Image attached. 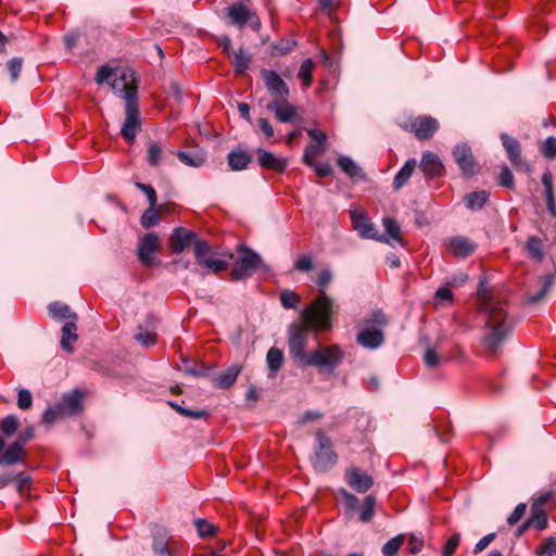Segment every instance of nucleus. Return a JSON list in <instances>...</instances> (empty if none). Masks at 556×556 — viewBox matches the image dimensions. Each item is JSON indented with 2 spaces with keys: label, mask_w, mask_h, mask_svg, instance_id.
I'll return each instance as SVG.
<instances>
[{
  "label": "nucleus",
  "mask_w": 556,
  "mask_h": 556,
  "mask_svg": "<svg viewBox=\"0 0 556 556\" xmlns=\"http://www.w3.org/2000/svg\"><path fill=\"white\" fill-rule=\"evenodd\" d=\"M334 301L324 292L301 312L304 324L293 323L288 330V349L290 356L300 366H307L309 353H306L311 329L325 330L331 327Z\"/></svg>",
  "instance_id": "1"
},
{
  "label": "nucleus",
  "mask_w": 556,
  "mask_h": 556,
  "mask_svg": "<svg viewBox=\"0 0 556 556\" xmlns=\"http://www.w3.org/2000/svg\"><path fill=\"white\" fill-rule=\"evenodd\" d=\"M479 311L489 329L483 339L484 346L495 353L513 329L505 309V302L493 296L481 282L478 288Z\"/></svg>",
  "instance_id": "2"
},
{
  "label": "nucleus",
  "mask_w": 556,
  "mask_h": 556,
  "mask_svg": "<svg viewBox=\"0 0 556 556\" xmlns=\"http://www.w3.org/2000/svg\"><path fill=\"white\" fill-rule=\"evenodd\" d=\"M112 89L125 100V121L122 125L121 135L127 142L131 143L141 127L137 85L135 80L127 83L126 76L123 75L119 79L113 80Z\"/></svg>",
  "instance_id": "3"
},
{
  "label": "nucleus",
  "mask_w": 556,
  "mask_h": 556,
  "mask_svg": "<svg viewBox=\"0 0 556 556\" xmlns=\"http://www.w3.org/2000/svg\"><path fill=\"white\" fill-rule=\"evenodd\" d=\"M237 252L240 254L232 266L230 277L235 281H244L252 277L256 271L267 274L270 267L262 256L247 245H239Z\"/></svg>",
  "instance_id": "4"
},
{
  "label": "nucleus",
  "mask_w": 556,
  "mask_h": 556,
  "mask_svg": "<svg viewBox=\"0 0 556 556\" xmlns=\"http://www.w3.org/2000/svg\"><path fill=\"white\" fill-rule=\"evenodd\" d=\"M343 352L338 344L325 345L309 353L307 366L333 371L343 361Z\"/></svg>",
  "instance_id": "5"
},
{
  "label": "nucleus",
  "mask_w": 556,
  "mask_h": 556,
  "mask_svg": "<svg viewBox=\"0 0 556 556\" xmlns=\"http://www.w3.org/2000/svg\"><path fill=\"white\" fill-rule=\"evenodd\" d=\"M316 441L317 447L311 460L317 471L324 472L336 465L338 456L332 450L329 438L321 430L316 432Z\"/></svg>",
  "instance_id": "6"
},
{
  "label": "nucleus",
  "mask_w": 556,
  "mask_h": 556,
  "mask_svg": "<svg viewBox=\"0 0 556 556\" xmlns=\"http://www.w3.org/2000/svg\"><path fill=\"white\" fill-rule=\"evenodd\" d=\"M226 17L228 24L239 28H243L245 24H249L256 31L261 28V21L257 14L241 2H236L228 7L226 9Z\"/></svg>",
  "instance_id": "7"
},
{
  "label": "nucleus",
  "mask_w": 556,
  "mask_h": 556,
  "mask_svg": "<svg viewBox=\"0 0 556 556\" xmlns=\"http://www.w3.org/2000/svg\"><path fill=\"white\" fill-rule=\"evenodd\" d=\"M452 154L464 176L471 177L479 173L480 166L476 162L471 148L467 143L456 144Z\"/></svg>",
  "instance_id": "8"
},
{
  "label": "nucleus",
  "mask_w": 556,
  "mask_h": 556,
  "mask_svg": "<svg viewBox=\"0 0 556 556\" xmlns=\"http://www.w3.org/2000/svg\"><path fill=\"white\" fill-rule=\"evenodd\" d=\"M307 135L312 141L305 147L303 161L308 166H313L315 165V159L327 150L328 136L317 128L307 129Z\"/></svg>",
  "instance_id": "9"
},
{
  "label": "nucleus",
  "mask_w": 556,
  "mask_h": 556,
  "mask_svg": "<svg viewBox=\"0 0 556 556\" xmlns=\"http://www.w3.org/2000/svg\"><path fill=\"white\" fill-rule=\"evenodd\" d=\"M351 222L354 230L357 231L358 236L363 239H372L380 242L390 243L386 236H380L375 228V225L370 222L367 215L363 211H351Z\"/></svg>",
  "instance_id": "10"
},
{
  "label": "nucleus",
  "mask_w": 556,
  "mask_h": 556,
  "mask_svg": "<svg viewBox=\"0 0 556 556\" xmlns=\"http://www.w3.org/2000/svg\"><path fill=\"white\" fill-rule=\"evenodd\" d=\"M261 75L273 100L289 98V87L275 71L263 70Z\"/></svg>",
  "instance_id": "11"
},
{
  "label": "nucleus",
  "mask_w": 556,
  "mask_h": 556,
  "mask_svg": "<svg viewBox=\"0 0 556 556\" xmlns=\"http://www.w3.org/2000/svg\"><path fill=\"white\" fill-rule=\"evenodd\" d=\"M501 140L511 165L527 173L530 172L531 166L521 159V146L518 140L507 134H502Z\"/></svg>",
  "instance_id": "12"
},
{
  "label": "nucleus",
  "mask_w": 556,
  "mask_h": 556,
  "mask_svg": "<svg viewBox=\"0 0 556 556\" xmlns=\"http://www.w3.org/2000/svg\"><path fill=\"white\" fill-rule=\"evenodd\" d=\"M419 168L424 175L430 179L441 177L445 170L440 157L431 151H425L422 153Z\"/></svg>",
  "instance_id": "13"
},
{
  "label": "nucleus",
  "mask_w": 556,
  "mask_h": 556,
  "mask_svg": "<svg viewBox=\"0 0 556 556\" xmlns=\"http://www.w3.org/2000/svg\"><path fill=\"white\" fill-rule=\"evenodd\" d=\"M197 232L184 227H177L169 237V248L174 253H181L190 245H193Z\"/></svg>",
  "instance_id": "14"
},
{
  "label": "nucleus",
  "mask_w": 556,
  "mask_h": 556,
  "mask_svg": "<svg viewBox=\"0 0 556 556\" xmlns=\"http://www.w3.org/2000/svg\"><path fill=\"white\" fill-rule=\"evenodd\" d=\"M266 110L274 113L280 123H290L296 116V106L288 102V98L271 100Z\"/></svg>",
  "instance_id": "15"
},
{
  "label": "nucleus",
  "mask_w": 556,
  "mask_h": 556,
  "mask_svg": "<svg viewBox=\"0 0 556 556\" xmlns=\"http://www.w3.org/2000/svg\"><path fill=\"white\" fill-rule=\"evenodd\" d=\"M159 237L154 233L144 235L138 245V257L144 266H151L154 261Z\"/></svg>",
  "instance_id": "16"
},
{
  "label": "nucleus",
  "mask_w": 556,
  "mask_h": 556,
  "mask_svg": "<svg viewBox=\"0 0 556 556\" xmlns=\"http://www.w3.org/2000/svg\"><path fill=\"white\" fill-rule=\"evenodd\" d=\"M410 128L418 139L430 138L438 129L439 123L431 116H418L410 122Z\"/></svg>",
  "instance_id": "17"
},
{
  "label": "nucleus",
  "mask_w": 556,
  "mask_h": 556,
  "mask_svg": "<svg viewBox=\"0 0 556 556\" xmlns=\"http://www.w3.org/2000/svg\"><path fill=\"white\" fill-rule=\"evenodd\" d=\"M258 165L265 169H271L278 173L286 170L288 162L283 157H279L274 153L258 148L256 150Z\"/></svg>",
  "instance_id": "18"
},
{
  "label": "nucleus",
  "mask_w": 556,
  "mask_h": 556,
  "mask_svg": "<svg viewBox=\"0 0 556 556\" xmlns=\"http://www.w3.org/2000/svg\"><path fill=\"white\" fill-rule=\"evenodd\" d=\"M446 248L457 257H467L475 252L477 245L464 236H455L448 239Z\"/></svg>",
  "instance_id": "19"
},
{
  "label": "nucleus",
  "mask_w": 556,
  "mask_h": 556,
  "mask_svg": "<svg viewBox=\"0 0 556 556\" xmlns=\"http://www.w3.org/2000/svg\"><path fill=\"white\" fill-rule=\"evenodd\" d=\"M384 334L382 330L376 328H366L356 336V342L365 349L376 350L382 345Z\"/></svg>",
  "instance_id": "20"
},
{
  "label": "nucleus",
  "mask_w": 556,
  "mask_h": 556,
  "mask_svg": "<svg viewBox=\"0 0 556 556\" xmlns=\"http://www.w3.org/2000/svg\"><path fill=\"white\" fill-rule=\"evenodd\" d=\"M346 481L351 488L359 493L367 492L374 483L371 477L359 468L349 469L346 471Z\"/></svg>",
  "instance_id": "21"
},
{
  "label": "nucleus",
  "mask_w": 556,
  "mask_h": 556,
  "mask_svg": "<svg viewBox=\"0 0 556 556\" xmlns=\"http://www.w3.org/2000/svg\"><path fill=\"white\" fill-rule=\"evenodd\" d=\"M24 455V446L20 442L15 441L1 452L0 466H13L20 463L23 464Z\"/></svg>",
  "instance_id": "22"
},
{
  "label": "nucleus",
  "mask_w": 556,
  "mask_h": 556,
  "mask_svg": "<svg viewBox=\"0 0 556 556\" xmlns=\"http://www.w3.org/2000/svg\"><path fill=\"white\" fill-rule=\"evenodd\" d=\"M58 405L65 415L76 414L81 406V393L77 390L66 393L62 396Z\"/></svg>",
  "instance_id": "23"
},
{
  "label": "nucleus",
  "mask_w": 556,
  "mask_h": 556,
  "mask_svg": "<svg viewBox=\"0 0 556 556\" xmlns=\"http://www.w3.org/2000/svg\"><path fill=\"white\" fill-rule=\"evenodd\" d=\"M176 155L181 163L190 167H200L206 161V153L201 149L178 151Z\"/></svg>",
  "instance_id": "24"
},
{
  "label": "nucleus",
  "mask_w": 556,
  "mask_h": 556,
  "mask_svg": "<svg viewBox=\"0 0 556 556\" xmlns=\"http://www.w3.org/2000/svg\"><path fill=\"white\" fill-rule=\"evenodd\" d=\"M417 162L415 159H409L405 162V164L402 166V168L396 173L394 179H393V189L400 190L402 189L409 178L412 177L415 168H416Z\"/></svg>",
  "instance_id": "25"
},
{
  "label": "nucleus",
  "mask_w": 556,
  "mask_h": 556,
  "mask_svg": "<svg viewBox=\"0 0 556 556\" xmlns=\"http://www.w3.org/2000/svg\"><path fill=\"white\" fill-rule=\"evenodd\" d=\"M283 353L278 348H270L266 354V364L269 369L268 377L275 378L283 365Z\"/></svg>",
  "instance_id": "26"
},
{
  "label": "nucleus",
  "mask_w": 556,
  "mask_h": 556,
  "mask_svg": "<svg viewBox=\"0 0 556 556\" xmlns=\"http://www.w3.org/2000/svg\"><path fill=\"white\" fill-rule=\"evenodd\" d=\"M490 193L486 190L473 191L464 197V203L470 211L481 210L489 201Z\"/></svg>",
  "instance_id": "27"
},
{
  "label": "nucleus",
  "mask_w": 556,
  "mask_h": 556,
  "mask_svg": "<svg viewBox=\"0 0 556 556\" xmlns=\"http://www.w3.org/2000/svg\"><path fill=\"white\" fill-rule=\"evenodd\" d=\"M198 264L202 268L206 269L205 271L204 270L198 271L199 275H201L202 277H204L208 271L217 274V273L226 270L228 267L226 261L220 260V258H214L210 254L207 256H205L204 258H202L201 261H199Z\"/></svg>",
  "instance_id": "28"
},
{
  "label": "nucleus",
  "mask_w": 556,
  "mask_h": 556,
  "mask_svg": "<svg viewBox=\"0 0 556 556\" xmlns=\"http://www.w3.org/2000/svg\"><path fill=\"white\" fill-rule=\"evenodd\" d=\"M227 160L231 170H242L248 167L252 157L247 151H231Z\"/></svg>",
  "instance_id": "29"
},
{
  "label": "nucleus",
  "mask_w": 556,
  "mask_h": 556,
  "mask_svg": "<svg viewBox=\"0 0 556 556\" xmlns=\"http://www.w3.org/2000/svg\"><path fill=\"white\" fill-rule=\"evenodd\" d=\"M77 326L76 320H68L64 324L62 327V338H61V346L63 350L67 352H72L73 348L71 345V342H74L77 340Z\"/></svg>",
  "instance_id": "30"
},
{
  "label": "nucleus",
  "mask_w": 556,
  "mask_h": 556,
  "mask_svg": "<svg viewBox=\"0 0 556 556\" xmlns=\"http://www.w3.org/2000/svg\"><path fill=\"white\" fill-rule=\"evenodd\" d=\"M49 313L50 315L60 320H76L77 315L72 312L71 307L67 304L61 303V302H53L49 306Z\"/></svg>",
  "instance_id": "31"
},
{
  "label": "nucleus",
  "mask_w": 556,
  "mask_h": 556,
  "mask_svg": "<svg viewBox=\"0 0 556 556\" xmlns=\"http://www.w3.org/2000/svg\"><path fill=\"white\" fill-rule=\"evenodd\" d=\"M239 372H240V367L231 366L228 369H226L225 371L220 372L216 377L215 384L218 388L227 389L235 383Z\"/></svg>",
  "instance_id": "32"
},
{
  "label": "nucleus",
  "mask_w": 556,
  "mask_h": 556,
  "mask_svg": "<svg viewBox=\"0 0 556 556\" xmlns=\"http://www.w3.org/2000/svg\"><path fill=\"white\" fill-rule=\"evenodd\" d=\"M542 184L545 190V198L547 202V206L549 212L553 215H556V207L554 202V191H553V176L551 172L546 170L542 176Z\"/></svg>",
  "instance_id": "33"
},
{
  "label": "nucleus",
  "mask_w": 556,
  "mask_h": 556,
  "mask_svg": "<svg viewBox=\"0 0 556 556\" xmlns=\"http://www.w3.org/2000/svg\"><path fill=\"white\" fill-rule=\"evenodd\" d=\"M338 165L351 178L363 177L362 168L349 156H340Z\"/></svg>",
  "instance_id": "34"
},
{
  "label": "nucleus",
  "mask_w": 556,
  "mask_h": 556,
  "mask_svg": "<svg viewBox=\"0 0 556 556\" xmlns=\"http://www.w3.org/2000/svg\"><path fill=\"white\" fill-rule=\"evenodd\" d=\"M251 56L243 49H239L232 53V64L239 74H243L250 66Z\"/></svg>",
  "instance_id": "35"
},
{
  "label": "nucleus",
  "mask_w": 556,
  "mask_h": 556,
  "mask_svg": "<svg viewBox=\"0 0 556 556\" xmlns=\"http://www.w3.org/2000/svg\"><path fill=\"white\" fill-rule=\"evenodd\" d=\"M18 426V418L15 415H8L0 421V432L10 438L17 431Z\"/></svg>",
  "instance_id": "36"
},
{
  "label": "nucleus",
  "mask_w": 556,
  "mask_h": 556,
  "mask_svg": "<svg viewBox=\"0 0 556 556\" xmlns=\"http://www.w3.org/2000/svg\"><path fill=\"white\" fill-rule=\"evenodd\" d=\"M135 340L143 346H152L156 343V332L153 329H143L142 326H138Z\"/></svg>",
  "instance_id": "37"
},
{
  "label": "nucleus",
  "mask_w": 556,
  "mask_h": 556,
  "mask_svg": "<svg viewBox=\"0 0 556 556\" xmlns=\"http://www.w3.org/2000/svg\"><path fill=\"white\" fill-rule=\"evenodd\" d=\"M313 66H314V63H313L312 59H305L300 66L298 77L302 80V85L305 88H308L312 84Z\"/></svg>",
  "instance_id": "38"
},
{
  "label": "nucleus",
  "mask_w": 556,
  "mask_h": 556,
  "mask_svg": "<svg viewBox=\"0 0 556 556\" xmlns=\"http://www.w3.org/2000/svg\"><path fill=\"white\" fill-rule=\"evenodd\" d=\"M382 224L386 232L390 236V238L396 241L397 243L403 244L401 230L397 223L391 217H384Z\"/></svg>",
  "instance_id": "39"
},
{
  "label": "nucleus",
  "mask_w": 556,
  "mask_h": 556,
  "mask_svg": "<svg viewBox=\"0 0 556 556\" xmlns=\"http://www.w3.org/2000/svg\"><path fill=\"white\" fill-rule=\"evenodd\" d=\"M280 303L286 309L296 308L300 303V296L291 290H282L280 292Z\"/></svg>",
  "instance_id": "40"
},
{
  "label": "nucleus",
  "mask_w": 556,
  "mask_h": 556,
  "mask_svg": "<svg viewBox=\"0 0 556 556\" xmlns=\"http://www.w3.org/2000/svg\"><path fill=\"white\" fill-rule=\"evenodd\" d=\"M375 504L376 501L374 496L368 495L365 497L364 505L359 514V520L362 522H368L372 519L375 515Z\"/></svg>",
  "instance_id": "41"
},
{
  "label": "nucleus",
  "mask_w": 556,
  "mask_h": 556,
  "mask_svg": "<svg viewBox=\"0 0 556 556\" xmlns=\"http://www.w3.org/2000/svg\"><path fill=\"white\" fill-rule=\"evenodd\" d=\"M404 543V535L400 534L389 540L382 546V554L384 556H394Z\"/></svg>",
  "instance_id": "42"
},
{
  "label": "nucleus",
  "mask_w": 556,
  "mask_h": 556,
  "mask_svg": "<svg viewBox=\"0 0 556 556\" xmlns=\"http://www.w3.org/2000/svg\"><path fill=\"white\" fill-rule=\"evenodd\" d=\"M163 149L156 142H150L148 146L147 160L151 166H157L161 163Z\"/></svg>",
  "instance_id": "43"
},
{
  "label": "nucleus",
  "mask_w": 556,
  "mask_h": 556,
  "mask_svg": "<svg viewBox=\"0 0 556 556\" xmlns=\"http://www.w3.org/2000/svg\"><path fill=\"white\" fill-rule=\"evenodd\" d=\"M527 250L538 261H542L544 257V252L542 249V242L536 237H530L527 241Z\"/></svg>",
  "instance_id": "44"
},
{
  "label": "nucleus",
  "mask_w": 556,
  "mask_h": 556,
  "mask_svg": "<svg viewBox=\"0 0 556 556\" xmlns=\"http://www.w3.org/2000/svg\"><path fill=\"white\" fill-rule=\"evenodd\" d=\"M193 252H194L197 262H199L202 258H204L205 256H207L208 254H211V247L207 243V241H205L204 239H201L197 236L195 240L193 242Z\"/></svg>",
  "instance_id": "45"
},
{
  "label": "nucleus",
  "mask_w": 556,
  "mask_h": 556,
  "mask_svg": "<svg viewBox=\"0 0 556 556\" xmlns=\"http://www.w3.org/2000/svg\"><path fill=\"white\" fill-rule=\"evenodd\" d=\"M160 222V215L155 210V206H151L144 211L141 216V225L144 228H150L157 225Z\"/></svg>",
  "instance_id": "46"
},
{
  "label": "nucleus",
  "mask_w": 556,
  "mask_h": 556,
  "mask_svg": "<svg viewBox=\"0 0 556 556\" xmlns=\"http://www.w3.org/2000/svg\"><path fill=\"white\" fill-rule=\"evenodd\" d=\"M65 414L59 405L48 407L42 414V422L46 425H52L61 419Z\"/></svg>",
  "instance_id": "47"
},
{
  "label": "nucleus",
  "mask_w": 556,
  "mask_h": 556,
  "mask_svg": "<svg viewBox=\"0 0 556 556\" xmlns=\"http://www.w3.org/2000/svg\"><path fill=\"white\" fill-rule=\"evenodd\" d=\"M153 552L155 556H175L174 555V542L167 543L162 540H155L153 542Z\"/></svg>",
  "instance_id": "48"
},
{
  "label": "nucleus",
  "mask_w": 556,
  "mask_h": 556,
  "mask_svg": "<svg viewBox=\"0 0 556 556\" xmlns=\"http://www.w3.org/2000/svg\"><path fill=\"white\" fill-rule=\"evenodd\" d=\"M553 283H554V276H552V275L545 276L543 279L542 289L535 294H530L528 296V302L538 303L539 301H541L545 296V294L548 292V290L551 289Z\"/></svg>",
  "instance_id": "49"
},
{
  "label": "nucleus",
  "mask_w": 556,
  "mask_h": 556,
  "mask_svg": "<svg viewBox=\"0 0 556 556\" xmlns=\"http://www.w3.org/2000/svg\"><path fill=\"white\" fill-rule=\"evenodd\" d=\"M13 482L16 485L17 492L22 495L26 490L30 488L31 478L26 472L14 473Z\"/></svg>",
  "instance_id": "50"
},
{
  "label": "nucleus",
  "mask_w": 556,
  "mask_h": 556,
  "mask_svg": "<svg viewBox=\"0 0 556 556\" xmlns=\"http://www.w3.org/2000/svg\"><path fill=\"white\" fill-rule=\"evenodd\" d=\"M538 556H556V539H546L536 549Z\"/></svg>",
  "instance_id": "51"
},
{
  "label": "nucleus",
  "mask_w": 556,
  "mask_h": 556,
  "mask_svg": "<svg viewBox=\"0 0 556 556\" xmlns=\"http://www.w3.org/2000/svg\"><path fill=\"white\" fill-rule=\"evenodd\" d=\"M33 405V395L27 389H21L17 393V406L26 410Z\"/></svg>",
  "instance_id": "52"
},
{
  "label": "nucleus",
  "mask_w": 556,
  "mask_h": 556,
  "mask_svg": "<svg viewBox=\"0 0 556 556\" xmlns=\"http://www.w3.org/2000/svg\"><path fill=\"white\" fill-rule=\"evenodd\" d=\"M541 151L543 155L549 160L556 157V138L551 136L542 144Z\"/></svg>",
  "instance_id": "53"
},
{
  "label": "nucleus",
  "mask_w": 556,
  "mask_h": 556,
  "mask_svg": "<svg viewBox=\"0 0 556 556\" xmlns=\"http://www.w3.org/2000/svg\"><path fill=\"white\" fill-rule=\"evenodd\" d=\"M459 542H460V534L459 533L453 534L446 541V543L443 547V551H442V556H452L455 553V551L457 549Z\"/></svg>",
  "instance_id": "54"
},
{
  "label": "nucleus",
  "mask_w": 556,
  "mask_h": 556,
  "mask_svg": "<svg viewBox=\"0 0 556 556\" xmlns=\"http://www.w3.org/2000/svg\"><path fill=\"white\" fill-rule=\"evenodd\" d=\"M195 528L200 536L205 538L215 533V527L204 519L195 520Z\"/></svg>",
  "instance_id": "55"
},
{
  "label": "nucleus",
  "mask_w": 556,
  "mask_h": 556,
  "mask_svg": "<svg viewBox=\"0 0 556 556\" xmlns=\"http://www.w3.org/2000/svg\"><path fill=\"white\" fill-rule=\"evenodd\" d=\"M23 60L13 58L8 62V70L12 81H16L22 71Z\"/></svg>",
  "instance_id": "56"
},
{
  "label": "nucleus",
  "mask_w": 556,
  "mask_h": 556,
  "mask_svg": "<svg viewBox=\"0 0 556 556\" xmlns=\"http://www.w3.org/2000/svg\"><path fill=\"white\" fill-rule=\"evenodd\" d=\"M136 187L139 190H141L142 192H144V194L148 198L149 204L151 206H155L156 205L157 195H156V192H155L154 188L151 185H146V184H142V182H136Z\"/></svg>",
  "instance_id": "57"
},
{
  "label": "nucleus",
  "mask_w": 556,
  "mask_h": 556,
  "mask_svg": "<svg viewBox=\"0 0 556 556\" xmlns=\"http://www.w3.org/2000/svg\"><path fill=\"white\" fill-rule=\"evenodd\" d=\"M500 185L507 189L515 187L514 176L507 166H503L501 169Z\"/></svg>",
  "instance_id": "58"
},
{
  "label": "nucleus",
  "mask_w": 556,
  "mask_h": 556,
  "mask_svg": "<svg viewBox=\"0 0 556 556\" xmlns=\"http://www.w3.org/2000/svg\"><path fill=\"white\" fill-rule=\"evenodd\" d=\"M527 505L523 503L518 504L513 513L507 517V523L510 526L516 525L525 515Z\"/></svg>",
  "instance_id": "59"
},
{
  "label": "nucleus",
  "mask_w": 556,
  "mask_h": 556,
  "mask_svg": "<svg viewBox=\"0 0 556 556\" xmlns=\"http://www.w3.org/2000/svg\"><path fill=\"white\" fill-rule=\"evenodd\" d=\"M294 268L300 271H309L313 268V261L309 255H301L294 263Z\"/></svg>",
  "instance_id": "60"
},
{
  "label": "nucleus",
  "mask_w": 556,
  "mask_h": 556,
  "mask_svg": "<svg viewBox=\"0 0 556 556\" xmlns=\"http://www.w3.org/2000/svg\"><path fill=\"white\" fill-rule=\"evenodd\" d=\"M530 523H535L536 529L543 530L547 527V519L544 513L535 514L530 520H528L522 528L528 527Z\"/></svg>",
  "instance_id": "61"
},
{
  "label": "nucleus",
  "mask_w": 556,
  "mask_h": 556,
  "mask_svg": "<svg viewBox=\"0 0 556 556\" xmlns=\"http://www.w3.org/2000/svg\"><path fill=\"white\" fill-rule=\"evenodd\" d=\"M112 74L113 71L108 65L100 66L96 76L97 84L101 85L103 83H109V79L112 76Z\"/></svg>",
  "instance_id": "62"
},
{
  "label": "nucleus",
  "mask_w": 556,
  "mask_h": 556,
  "mask_svg": "<svg viewBox=\"0 0 556 556\" xmlns=\"http://www.w3.org/2000/svg\"><path fill=\"white\" fill-rule=\"evenodd\" d=\"M331 280H332L331 270L324 269L318 274L316 283L323 290L331 282Z\"/></svg>",
  "instance_id": "63"
},
{
  "label": "nucleus",
  "mask_w": 556,
  "mask_h": 556,
  "mask_svg": "<svg viewBox=\"0 0 556 556\" xmlns=\"http://www.w3.org/2000/svg\"><path fill=\"white\" fill-rule=\"evenodd\" d=\"M424 362L428 367H434L440 363V357L433 349H428L425 353Z\"/></svg>",
  "instance_id": "64"
}]
</instances>
